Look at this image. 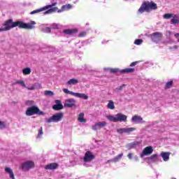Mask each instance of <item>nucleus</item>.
<instances>
[{
  "instance_id": "nucleus-1",
  "label": "nucleus",
  "mask_w": 179,
  "mask_h": 179,
  "mask_svg": "<svg viewBox=\"0 0 179 179\" xmlns=\"http://www.w3.org/2000/svg\"><path fill=\"white\" fill-rule=\"evenodd\" d=\"M35 21H31L30 23H24L22 21H17L13 22V19H9L5 21L3 26H6L3 28L4 31H8V30H10V29H13V27H19V29H26L27 30H33V29H36Z\"/></svg>"
},
{
  "instance_id": "nucleus-2",
  "label": "nucleus",
  "mask_w": 179,
  "mask_h": 179,
  "mask_svg": "<svg viewBox=\"0 0 179 179\" xmlns=\"http://www.w3.org/2000/svg\"><path fill=\"white\" fill-rule=\"evenodd\" d=\"M25 114L28 117H31V115H45L44 112L41 111L37 106H32L27 108Z\"/></svg>"
},
{
  "instance_id": "nucleus-3",
  "label": "nucleus",
  "mask_w": 179,
  "mask_h": 179,
  "mask_svg": "<svg viewBox=\"0 0 179 179\" xmlns=\"http://www.w3.org/2000/svg\"><path fill=\"white\" fill-rule=\"evenodd\" d=\"M150 9L153 10H155V9H157V4L153 2H150V3L144 2L138 9V12L140 13H143L145 10L146 12H150Z\"/></svg>"
},
{
  "instance_id": "nucleus-4",
  "label": "nucleus",
  "mask_w": 179,
  "mask_h": 179,
  "mask_svg": "<svg viewBox=\"0 0 179 179\" xmlns=\"http://www.w3.org/2000/svg\"><path fill=\"white\" fill-rule=\"evenodd\" d=\"M62 118H64V113H58L54 114L49 119H46L45 122L48 124H51V122H59V121H62Z\"/></svg>"
},
{
  "instance_id": "nucleus-5",
  "label": "nucleus",
  "mask_w": 179,
  "mask_h": 179,
  "mask_svg": "<svg viewBox=\"0 0 179 179\" xmlns=\"http://www.w3.org/2000/svg\"><path fill=\"white\" fill-rule=\"evenodd\" d=\"M149 37L151 38L153 43H160L162 38H163V34L162 32H154L149 35Z\"/></svg>"
},
{
  "instance_id": "nucleus-6",
  "label": "nucleus",
  "mask_w": 179,
  "mask_h": 179,
  "mask_svg": "<svg viewBox=\"0 0 179 179\" xmlns=\"http://www.w3.org/2000/svg\"><path fill=\"white\" fill-rule=\"evenodd\" d=\"M94 155H93L92 152L87 151L85 154L83 162H85V163H90L92 160H94Z\"/></svg>"
},
{
  "instance_id": "nucleus-7",
  "label": "nucleus",
  "mask_w": 179,
  "mask_h": 179,
  "mask_svg": "<svg viewBox=\"0 0 179 179\" xmlns=\"http://www.w3.org/2000/svg\"><path fill=\"white\" fill-rule=\"evenodd\" d=\"M76 106V100L75 99H68L65 100L64 107L67 108H72Z\"/></svg>"
},
{
  "instance_id": "nucleus-8",
  "label": "nucleus",
  "mask_w": 179,
  "mask_h": 179,
  "mask_svg": "<svg viewBox=\"0 0 179 179\" xmlns=\"http://www.w3.org/2000/svg\"><path fill=\"white\" fill-rule=\"evenodd\" d=\"M153 153V147L148 146L143 149L142 153L140 155V157L143 158L144 156L152 155Z\"/></svg>"
},
{
  "instance_id": "nucleus-9",
  "label": "nucleus",
  "mask_w": 179,
  "mask_h": 179,
  "mask_svg": "<svg viewBox=\"0 0 179 179\" xmlns=\"http://www.w3.org/2000/svg\"><path fill=\"white\" fill-rule=\"evenodd\" d=\"M107 126V122L103 121L101 122H96L92 127L93 131H97L99 129H101V128H104V127Z\"/></svg>"
},
{
  "instance_id": "nucleus-10",
  "label": "nucleus",
  "mask_w": 179,
  "mask_h": 179,
  "mask_svg": "<svg viewBox=\"0 0 179 179\" xmlns=\"http://www.w3.org/2000/svg\"><path fill=\"white\" fill-rule=\"evenodd\" d=\"M127 118H128V117H127V115H125L121 113L116 114L117 122H127Z\"/></svg>"
},
{
  "instance_id": "nucleus-11",
  "label": "nucleus",
  "mask_w": 179,
  "mask_h": 179,
  "mask_svg": "<svg viewBox=\"0 0 179 179\" xmlns=\"http://www.w3.org/2000/svg\"><path fill=\"white\" fill-rule=\"evenodd\" d=\"M34 167V162L31 161H27L22 164V170H30V169H33Z\"/></svg>"
},
{
  "instance_id": "nucleus-12",
  "label": "nucleus",
  "mask_w": 179,
  "mask_h": 179,
  "mask_svg": "<svg viewBox=\"0 0 179 179\" xmlns=\"http://www.w3.org/2000/svg\"><path fill=\"white\" fill-rule=\"evenodd\" d=\"M133 131H135V128L134 127L120 128L117 129V132H118V134H131Z\"/></svg>"
},
{
  "instance_id": "nucleus-13",
  "label": "nucleus",
  "mask_w": 179,
  "mask_h": 179,
  "mask_svg": "<svg viewBox=\"0 0 179 179\" xmlns=\"http://www.w3.org/2000/svg\"><path fill=\"white\" fill-rule=\"evenodd\" d=\"M55 103L56 104L52 106V108L53 110H55V111H59V110H62L64 109V105H62V103H61V101L60 100H55Z\"/></svg>"
},
{
  "instance_id": "nucleus-14",
  "label": "nucleus",
  "mask_w": 179,
  "mask_h": 179,
  "mask_svg": "<svg viewBox=\"0 0 179 179\" xmlns=\"http://www.w3.org/2000/svg\"><path fill=\"white\" fill-rule=\"evenodd\" d=\"M17 83L22 86V87H25L27 90H34L36 89V85H32L30 87L26 86V83L23 80H17Z\"/></svg>"
},
{
  "instance_id": "nucleus-15",
  "label": "nucleus",
  "mask_w": 179,
  "mask_h": 179,
  "mask_svg": "<svg viewBox=\"0 0 179 179\" xmlns=\"http://www.w3.org/2000/svg\"><path fill=\"white\" fill-rule=\"evenodd\" d=\"M59 167V165L57 163L53 162L50 163L45 166V170H57Z\"/></svg>"
},
{
  "instance_id": "nucleus-16",
  "label": "nucleus",
  "mask_w": 179,
  "mask_h": 179,
  "mask_svg": "<svg viewBox=\"0 0 179 179\" xmlns=\"http://www.w3.org/2000/svg\"><path fill=\"white\" fill-rule=\"evenodd\" d=\"M131 121L136 124H142V122H143V118H142L141 116L135 115L131 117Z\"/></svg>"
},
{
  "instance_id": "nucleus-17",
  "label": "nucleus",
  "mask_w": 179,
  "mask_h": 179,
  "mask_svg": "<svg viewBox=\"0 0 179 179\" xmlns=\"http://www.w3.org/2000/svg\"><path fill=\"white\" fill-rule=\"evenodd\" d=\"M171 153L169 152H162L160 154V156L162 157L164 162H169L170 160V155Z\"/></svg>"
},
{
  "instance_id": "nucleus-18",
  "label": "nucleus",
  "mask_w": 179,
  "mask_h": 179,
  "mask_svg": "<svg viewBox=\"0 0 179 179\" xmlns=\"http://www.w3.org/2000/svg\"><path fill=\"white\" fill-rule=\"evenodd\" d=\"M179 24V15L173 14L171 20V24Z\"/></svg>"
},
{
  "instance_id": "nucleus-19",
  "label": "nucleus",
  "mask_w": 179,
  "mask_h": 179,
  "mask_svg": "<svg viewBox=\"0 0 179 179\" xmlns=\"http://www.w3.org/2000/svg\"><path fill=\"white\" fill-rule=\"evenodd\" d=\"M141 144V141H134L127 145V149H134V148H136V146H139Z\"/></svg>"
},
{
  "instance_id": "nucleus-20",
  "label": "nucleus",
  "mask_w": 179,
  "mask_h": 179,
  "mask_svg": "<svg viewBox=\"0 0 179 179\" xmlns=\"http://www.w3.org/2000/svg\"><path fill=\"white\" fill-rule=\"evenodd\" d=\"M4 170L7 173V174H9L10 178H15V173H13V170H12V169H10V167H6Z\"/></svg>"
},
{
  "instance_id": "nucleus-21",
  "label": "nucleus",
  "mask_w": 179,
  "mask_h": 179,
  "mask_svg": "<svg viewBox=\"0 0 179 179\" xmlns=\"http://www.w3.org/2000/svg\"><path fill=\"white\" fill-rule=\"evenodd\" d=\"M64 34H68L69 36H71L72 34H76L78 33V29H65L64 31Z\"/></svg>"
},
{
  "instance_id": "nucleus-22",
  "label": "nucleus",
  "mask_w": 179,
  "mask_h": 179,
  "mask_svg": "<svg viewBox=\"0 0 179 179\" xmlns=\"http://www.w3.org/2000/svg\"><path fill=\"white\" fill-rule=\"evenodd\" d=\"M78 83H79V80L76 78H71L66 82V85H67V86H71L72 85H78Z\"/></svg>"
},
{
  "instance_id": "nucleus-23",
  "label": "nucleus",
  "mask_w": 179,
  "mask_h": 179,
  "mask_svg": "<svg viewBox=\"0 0 179 179\" xmlns=\"http://www.w3.org/2000/svg\"><path fill=\"white\" fill-rule=\"evenodd\" d=\"M132 72H135V69L129 68L124 69L120 71V73H132Z\"/></svg>"
},
{
  "instance_id": "nucleus-24",
  "label": "nucleus",
  "mask_w": 179,
  "mask_h": 179,
  "mask_svg": "<svg viewBox=\"0 0 179 179\" xmlns=\"http://www.w3.org/2000/svg\"><path fill=\"white\" fill-rule=\"evenodd\" d=\"M58 10V7L51 8L50 9L46 10L43 13L44 15H50V13H53V12H57Z\"/></svg>"
},
{
  "instance_id": "nucleus-25",
  "label": "nucleus",
  "mask_w": 179,
  "mask_h": 179,
  "mask_svg": "<svg viewBox=\"0 0 179 179\" xmlns=\"http://www.w3.org/2000/svg\"><path fill=\"white\" fill-rule=\"evenodd\" d=\"M106 118L109 121H111V122H117V115H115V116L112 115H109L106 116Z\"/></svg>"
},
{
  "instance_id": "nucleus-26",
  "label": "nucleus",
  "mask_w": 179,
  "mask_h": 179,
  "mask_svg": "<svg viewBox=\"0 0 179 179\" xmlns=\"http://www.w3.org/2000/svg\"><path fill=\"white\" fill-rule=\"evenodd\" d=\"M84 117H85V113H81L79 114L78 118L79 122L86 123V119H85Z\"/></svg>"
},
{
  "instance_id": "nucleus-27",
  "label": "nucleus",
  "mask_w": 179,
  "mask_h": 179,
  "mask_svg": "<svg viewBox=\"0 0 179 179\" xmlns=\"http://www.w3.org/2000/svg\"><path fill=\"white\" fill-rule=\"evenodd\" d=\"M124 156L123 153L119 154L117 156H116L115 158L111 159V162H114L115 163H117V162H120L121 160V158Z\"/></svg>"
},
{
  "instance_id": "nucleus-28",
  "label": "nucleus",
  "mask_w": 179,
  "mask_h": 179,
  "mask_svg": "<svg viewBox=\"0 0 179 179\" xmlns=\"http://www.w3.org/2000/svg\"><path fill=\"white\" fill-rule=\"evenodd\" d=\"M106 71H110V73H117V72H120L121 73V70L120 69H110L107 68L105 69Z\"/></svg>"
},
{
  "instance_id": "nucleus-29",
  "label": "nucleus",
  "mask_w": 179,
  "mask_h": 179,
  "mask_svg": "<svg viewBox=\"0 0 179 179\" xmlns=\"http://www.w3.org/2000/svg\"><path fill=\"white\" fill-rule=\"evenodd\" d=\"M127 85L122 84V85L117 87V88L115 89V93H120V92H122L124 87H125Z\"/></svg>"
},
{
  "instance_id": "nucleus-30",
  "label": "nucleus",
  "mask_w": 179,
  "mask_h": 179,
  "mask_svg": "<svg viewBox=\"0 0 179 179\" xmlns=\"http://www.w3.org/2000/svg\"><path fill=\"white\" fill-rule=\"evenodd\" d=\"M22 73L23 75H30L31 73V69L27 67L22 69Z\"/></svg>"
},
{
  "instance_id": "nucleus-31",
  "label": "nucleus",
  "mask_w": 179,
  "mask_h": 179,
  "mask_svg": "<svg viewBox=\"0 0 179 179\" xmlns=\"http://www.w3.org/2000/svg\"><path fill=\"white\" fill-rule=\"evenodd\" d=\"M79 99H84V100H87L89 99V96L85 94H80L77 92V96Z\"/></svg>"
},
{
  "instance_id": "nucleus-32",
  "label": "nucleus",
  "mask_w": 179,
  "mask_h": 179,
  "mask_svg": "<svg viewBox=\"0 0 179 179\" xmlns=\"http://www.w3.org/2000/svg\"><path fill=\"white\" fill-rule=\"evenodd\" d=\"M107 107L109 108V110H114V108H115V106H114V101L111 100L109 101Z\"/></svg>"
},
{
  "instance_id": "nucleus-33",
  "label": "nucleus",
  "mask_w": 179,
  "mask_h": 179,
  "mask_svg": "<svg viewBox=\"0 0 179 179\" xmlns=\"http://www.w3.org/2000/svg\"><path fill=\"white\" fill-rule=\"evenodd\" d=\"M43 10H45V8L44 7L31 11L30 13V15H36V13H39V12H43Z\"/></svg>"
},
{
  "instance_id": "nucleus-34",
  "label": "nucleus",
  "mask_w": 179,
  "mask_h": 179,
  "mask_svg": "<svg viewBox=\"0 0 179 179\" xmlns=\"http://www.w3.org/2000/svg\"><path fill=\"white\" fill-rule=\"evenodd\" d=\"M62 10H69V9H72V5L66 4L62 6Z\"/></svg>"
},
{
  "instance_id": "nucleus-35",
  "label": "nucleus",
  "mask_w": 179,
  "mask_h": 179,
  "mask_svg": "<svg viewBox=\"0 0 179 179\" xmlns=\"http://www.w3.org/2000/svg\"><path fill=\"white\" fill-rule=\"evenodd\" d=\"M44 94H45V96H48L49 97H52V96H54V92L52 91L45 90L44 92Z\"/></svg>"
},
{
  "instance_id": "nucleus-36",
  "label": "nucleus",
  "mask_w": 179,
  "mask_h": 179,
  "mask_svg": "<svg viewBox=\"0 0 179 179\" xmlns=\"http://www.w3.org/2000/svg\"><path fill=\"white\" fill-rule=\"evenodd\" d=\"M142 43H143V40L142 39H136L134 41V44H136V45H141Z\"/></svg>"
},
{
  "instance_id": "nucleus-37",
  "label": "nucleus",
  "mask_w": 179,
  "mask_h": 179,
  "mask_svg": "<svg viewBox=\"0 0 179 179\" xmlns=\"http://www.w3.org/2000/svg\"><path fill=\"white\" fill-rule=\"evenodd\" d=\"M42 31H43V33H51V28H50V27H45V28H43V29H42Z\"/></svg>"
},
{
  "instance_id": "nucleus-38",
  "label": "nucleus",
  "mask_w": 179,
  "mask_h": 179,
  "mask_svg": "<svg viewBox=\"0 0 179 179\" xmlns=\"http://www.w3.org/2000/svg\"><path fill=\"white\" fill-rule=\"evenodd\" d=\"M173 13H166L164 15V19H171V17H173Z\"/></svg>"
},
{
  "instance_id": "nucleus-39",
  "label": "nucleus",
  "mask_w": 179,
  "mask_h": 179,
  "mask_svg": "<svg viewBox=\"0 0 179 179\" xmlns=\"http://www.w3.org/2000/svg\"><path fill=\"white\" fill-rule=\"evenodd\" d=\"M43 134L44 133L43 132V127H41L38 130L37 138H41Z\"/></svg>"
},
{
  "instance_id": "nucleus-40",
  "label": "nucleus",
  "mask_w": 179,
  "mask_h": 179,
  "mask_svg": "<svg viewBox=\"0 0 179 179\" xmlns=\"http://www.w3.org/2000/svg\"><path fill=\"white\" fill-rule=\"evenodd\" d=\"M171 86H173V81H169V82L166 83V89H170V87H171Z\"/></svg>"
},
{
  "instance_id": "nucleus-41",
  "label": "nucleus",
  "mask_w": 179,
  "mask_h": 179,
  "mask_svg": "<svg viewBox=\"0 0 179 179\" xmlns=\"http://www.w3.org/2000/svg\"><path fill=\"white\" fill-rule=\"evenodd\" d=\"M156 157H157V154L151 155L150 157H148V159H149V160H152V162H153V160H155V159H156Z\"/></svg>"
},
{
  "instance_id": "nucleus-42",
  "label": "nucleus",
  "mask_w": 179,
  "mask_h": 179,
  "mask_svg": "<svg viewBox=\"0 0 179 179\" xmlns=\"http://www.w3.org/2000/svg\"><path fill=\"white\" fill-rule=\"evenodd\" d=\"M57 5V3H52L51 5L46 6L43 7L45 8V10L48 9V8H51L52 6H55Z\"/></svg>"
},
{
  "instance_id": "nucleus-43",
  "label": "nucleus",
  "mask_w": 179,
  "mask_h": 179,
  "mask_svg": "<svg viewBox=\"0 0 179 179\" xmlns=\"http://www.w3.org/2000/svg\"><path fill=\"white\" fill-rule=\"evenodd\" d=\"M4 128H6V125H5V122H0V129H3Z\"/></svg>"
},
{
  "instance_id": "nucleus-44",
  "label": "nucleus",
  "mask_w": 179,
  "mask_h": 179,
  "mask_svg": "<svg viewBox=\"0 0 179 179\" xmlns=\"http://www.w3.org/2000/svg\"><path fill=\"white\" fill-rule=\"evenodd\" d=\"M50 27L52 29H58V24H55V23H53L50 25Z\"/></svg>"
},
{
  "instance_id": "nucleus-45",
  "label": "nucleus",
  "mask_w": 179,
  "mask_h": 179,
  "mask_svg": "<svg viewBox=\"0 0 179 179\" xmlns=\"http://www.w3.org/2000/svg\"><path fill=\"white\" fill-rule=\"evenodd\" d=\"M69 94H72V96H74L75 97H77L78 92H73L72 91H69Z\"/></svg>"
},
{
  "instance_id": "nucleus-46",
  "label": "nucleus",
  "mask_w": 179,
  "mask_h": 179,
  "mask_svg": "<svg viewBox=\"0 0 179 179\" xmlns=\"http://www.w3.org/2000/svg\"><path fill=\"white\" fill-rule=\"evenodd\" d=\"M137 64H139V61L134 62L131 63L130 66H135Z\"/></svg>"
},
{
  "instance_id": "nucleus-47",
  "label": "nucleus",
  "mask_w": 179,
  "mask_h": 179,
  "mask_svg": "<svg viewBox=\"0 0 179 179\" xmlns=\"http://www.w3.org/2000/svg\"><path fill=\"white\" fill-rule=\"evenodd\" d=\"M85 36H86V32H81L78 35V37H85Z\"/></svg>"
},
{
  "instance_id": "nucleus-48",
  "label": "nucleus",
  "mask_w": 179,
  "mask_h": 179,
  "mask_svg": "<svg viewBox=\"0 0 179 179\" xmlns=\"http://www.w3.org/2000/svg\"><path fill=\"white\" fill-rule=\"evenodd\" d=\"M63 92H64V93H66V94H69V90H68V89H66V88H64V89H63Z\"/></svg>"
},
{
  "instance_id": "nucleus-49",
  "label": "nucleus",
  "mask_w": 179,
  "mask_h": 179,
  "mask_svg": "<svg viewBox=\"0 0 179 179\" xmlns=\"http://www.w3.org/2000/svg\"><path fill=\"white\" fill-rule=\"evenodd\" d=\"M177 48H178V45H176L173 47H170L169 49L170 50H177Z\"/></svg>"
},
{
  "instance_id": "nucleus-50",
  "label": "nucleus",
  "mask_w": 179,
  "mask_h": 179,
  "mask_svg": "<svg viewBox=\"0 0 179 179\" xmlns=\"http://www.w3.org/2000/svg\"><path fill=\"white\" fill-rule=\"evenodd\" d=\"M127 157H129V160H132V153H129Z\"/></svg>"
},
{
  "instance_id": "nucleus-51",
  "label": "nucleus",
  "mask_w": 179,
  "mask_h": 179,
  "mask_svg": "<svg viewBox=\"0 0 179 179\" xmlns=\"http://www.w3.org/2000/svg\"><path fill=\"white\" fill-rule=\"evenodd\" d=\"M18 85V84H17V81H16V82H15V83H13L11 84V86H15V85Z\"/></svg>"
},
{
  "instance_id": "nucleus-52",
  "label": "nucleus",
  "mask_w": 179,
  "mask_h": 179,
  "mask_svg": "<svg viewBox=\"0 0 179 179\" xmlns=\"http://www.w3.org/2000/svg\"><path fill=\"white\" fill-rule=\"evenodd\" d=\"M64 10H62V8L61 10H58V13H61V12H64Z\"/></svg>"
},
{
  "instance_id": "nucleus-53",
  "label": "nucleus",
  "mask_w": 179,
  "mask_h": 179,
  "mask_svg": "<svg viewBox=\"0 0 179 179\" xmlns=\"http://www.w3.org/2000/svg\"><path fill=\"white\" fill-rule=\"evenodd\" d=\"M134 158H135L136 162H138V160H139V159H138V157H135Z\"/></svg>"
},
{
  "instance_id": "nucleus-54",
  "label": "nucleus",
  "mask_w": 179,
  "mask_h": 179,
  "mask_svg": "<svg viewBox=\"0 0 179 179\" xmlns=\"http://www.w3.org/2000/svg\"><path fill=\"white\" fill-rule=\"evenodd\" d=\"M175 37H179V34H176Z\"/></svg>"
},
{
  "instance_id": "nucleus-55",
  "label": "nucleus",
  "mask_w": 179,
  "mask_h": 179,
  "mask_svg": "<svg viewBox=\"0 0 179 179\" xmlns=\"http://www.w3.org/2000/svg\"><path fill=\"white\" fill-rule=\"evenodd\" d=\"M1 31H3V28H0V32Z\"/></svg>"
},
{
  "instance_id": "nucleus-56",
  "label": "nucleus",
  "mask_w": 179,
  "mask_h": 179,
  "mask_svg": "<svg viewBox=\"0 0 179 179\" xmlns=\"http://www.w3.org/2000/svg\"><path fill=\"white\" fill-rule=\"evenodd\" d=\"M28 103H34L33 101H28Z\"/></svg>"
},
{
  "instance_id": "nucleus-57",
  "label": "nucleus",
  "mask_w": 179,
  "mask_h": 179,
  "mask_svg": "<svg viewBox=\"0 0 179 179\" xmlns=\"http://www.w3.org/2000/svg\"><path fill=\"white\" fill-rule=\"evenodd\" d=\"M172 179H177V178H172Z\"/></svg>"
},
{
  "instance_id": "nucleus-58",
  "label": "nucleus",
  "mask_w": 179,
  "mask_h": 179,
  "mask_svg": "<svg viewBox=\"0 0 179 179\" xmlns=\"http://www.w3.org/2000/svg\"><path fill=\"white\" fill-rule=\"evenodd\" d=\"M178 42L179 43V39H178Z\"/></svg>"
},
{
  "instance_id": "nucleus-59",
  "label": "nucleus",
  "mask_w": 179,
  "mask_h": 179,
  "mask_svg": "<svg viewBox=\"0 0 179 179\" xmlns=\"http://www.w3.org/2000/svg\"><path fill=\"white\" fill-rule=\"evenodd\" d=\"M124 1H128V0H124Z\"/></svg>"
},
{
  "instance_id": "nucleus-60",
  "label": "nucleus",
  "mask_w": 179,
  "mask_h": 179,
  "mask_svg": "<svg viewBox=\"0 0 179 179\" xmlns=\"http://www.w3.org/2000/svg\"><path fill=\"white\" fill-rule=\"evenodd\" d=\"M13 179H15V178H13Z\"/></svg>"
}]
</instances>
